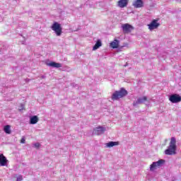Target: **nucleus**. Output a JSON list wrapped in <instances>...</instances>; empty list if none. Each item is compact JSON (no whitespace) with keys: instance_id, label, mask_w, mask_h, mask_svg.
Here are the masks:
<instances>
[{"instance_id":"1","label":"nucleus","mask_w":181,"mask_h":181,"mask_svg":"<svg viewBox=\"0 0 181 181\" xmlns=\"http://www.w3.org/2000/svg\"><path fill=\"white\" fill-rule=\"evenodd\" d=\"M165 155H176V139L172 137L170 142V146L165 151Z\"/></svg>"},{"instance_id":"2","label":"nucleus","mask_w":181,"mask_h":181,"mask_svg":"<svg viewBox=\"0 0 181 181\" xmlns=\"http://www.w3.org/2000/svg\"><path fill=\"white\" fill-rule=\"evenodd\" d=\"M128 94L127 90L121 88L119 90L115 91L112 95V100H119L122 97H125Z\"/></svg>"},{"instance_id":"3","label":"nucleus","mask_w":181,"mask_h":181,"mask_svg":"<svg viewBox=\"0 0 181 181\" xmlns=\"http://www.w3.org/2000/svg\"><path fill=\"white\" fill-rule=\"evenodd\" d=\"M51 29L54 31V33H56L57 36H61L62 35V25L60 23L57 22H54L52 25L51 26Z\"/></svg>"},{"instance_id":"4","label":"nucleus","mask_w":181,"mask_h":181,"mask_svg":"<svg viewBox=\"0 0 181 181\" xmlns=\"http://www.w3.org/2000/svg\"><path fill=\"white\" fill-rule=\"evenodd\" d=\"M169 100L173 104H177V103H180L181 96L177 93H174L170 95Z\"/></svg>"},{"instance_id":"5","label":"nucleus","mask_w":181,"mask_h":181,"mask_svg":"<svg viewBox=\"0 0 181 181\" xmlns=\"http://www.w3.org/2000/svg\"><path fill=\"white\" fill-rule=\"evenodd\" d=\"M165 160H159L158 161L153 162L151 165H150V170L151 172H154L159 168L160 166H162L163 165V163Z\"/></svg>"},{"instance_id":"6","label":"nucleus","mask_w":181,"mask_h":181,"mask_svg":"<svg viewBox=\"0 0 181 181\" xmlns=\"http://www.w3.org/2000/svg\"><path fill=\"white\" fill-rule=\"evenodd\" d=\"M122 29L124 33H130L134 30V26L129 23H125L122 25Z\"/></svg>"},{"instance_id":"7","label":"nucleus","mask_w":181,"mask_h":181,"mask_svg":"<svg viewBox=\"0 0 181 181\" xmlns=\"http://www.w3.org/2000/svg\"><path fill=\"white\" fill-rule=\"evenodd\" d=\"M105 131H107L105 127L99 126L93 129V134L95 135H103Z\"/></svg>"},{"instance_id":"8","label":"nucleus","mask_w":181,"mask_h":181,"mask_svg":"<svg viewBox=\"0 0 181 181\" xmlns=\"http://www.w3.org/2000/svg\"><path fill=\"white\" fill-rule=\"evenodd\" d=\"M159 23L157 20H153L150 24L148 25L149 30H153L159 28Z\"/></svg>"},{"instance_id":"9","label":"nucleus","mask_w":181,"mask_h":181,"mask_svg":"<svg viewBox=\"0 0 181 181\" xmlns=\"http://www.w3.org/2000/svg\"><path fill=\"white\" fill-rule=\"evenodd\" d=\"M148 98L146 96H144L142 98H139L136 101L133 103L134 107H136V105H139V104H144L145 101H147Z\"/></svg>"},{"instance_id":"10","label":"nucleus","mask_w":181,"mask_h":181,"mask_svg":"<svg viewBox=\"0 0 181 181\" xmlns=\"http://www.w3.org/2000/svg\"><path fill=\"white\" fill-rule=\"evenodd\" d=\"M144 1L142 0H134L133 2V6L134 8H144Z\"/></svg>"},{"instance_id":"11","label":"nucleus","mask_w":181,"mask_h":181,"mask_svg":"<svg viewBox=\"0 0 181 181\" xmlns=\"http://www.w3.org/2000/svg\"><path fill=\"white\" fill-rule=\"evenodd\" d=\"M6 163H8L6 157L4 154H0V166H6Z\"/></svg>"},{"instance_id":"12","label":"nucleus","mask_w":181,"mask_h":181,"mask_svg":"<svg viewBox=\"0 0 181 181\" xmlns=\"http://www.w3.org/2000/svg\"><path fill=\"white\" fill-rule=\"evenodd\" d=\"M49 67H54L55 69H60L62 67V64L52 62L47 64Z\"/></svg>"},{"instance_id":"13","label":"nucleus","mask_w":181,"mask_h":181,"mask_svg":"<svg viewBox=\"0 0 181 181\" xmlns=\"http://www.w3.org/2000/svg\"><path fill=\"white\" fill-rule=\"evenodd\" d=\"M39 122V117L37 116L34 115L30 118V124L32 125H35V124H37Z\"/></svg>"},{"instance_id":"14","label":"nucleus","mask_w":181,"mask_h":181,"mask_svg":"<svg viewBox=\"0 0 181 181\" xmlns=\"http://www.w3.org/2000/svg\"><path fill=\"white\" fill-rule=\"evenodd\" d=\"M117 5L119 8H125L128 5V0H119Z\"/></svg>"},{"instance_id":"15","label":"nucleus","mask_w":181,"mask_h":181,"mask_svg":"<svg viewBox=\"0 0 181 181\" xmlns=\"http://www.w3.org/2000/svg\"><path fill=\"white\" fill-rule=\"evenodd\" d=\"M118 46H119V40H115L110 43V47L112 49H118Z\"/></svg>"},{"instance_id":"16","label":"nucleus","mask_w":181,"mask_h":181,"mask_svg":"<svg viewBox=\"0 0 181 181\" xmlns=\"http://www.w3.org/2000/svg\"><path fill=\"white\" fill-rule=\"evenodd\" d=\"M119 145L118 141H110L109 143L106 144L107 148H112V146H117Z\"/></svg>"},{"instance_id":"17","label":"nucleus","mask_w":181,"mask_h":181,"mask_svg":"<svg viewBox=\"0 0 181 181\" xmlns=\"http://www.w3.org/2000/svg\"><path fill=\"white\" fill-rule=\"evenodd\" d=\"M102 45L103 44L101 43V40H98L95 45L93 47V50H97V49H98L99 47H101Z\"/></svg>"},{"instance_id":"18","label":"nucleus","mask_w":181,"mask_h":181,"mask_svg":"<svg viewBox=\"0 0 181 181\" xmlns=\"http://www.w3.org/2000/svg\"><path fill=\"white\" fill-rule=\"evenodd\" d=\"M4 132L6 134H11V126L10 125H6L4 127Z\"/></svg>"},{"instance_id":"19","label":"nucleus","mask_w":181,"mask_h":181,"mask_svg":"<svg viewBox=\"0 0 181 181\" xmlns=\"http://www.w3.org/2000/svg\"><path fill=\"white\" fill-rule=\"evenodd\" d=\"M23 180V177H22V175H18L17 177L16 181H22Z\"/></svg>"},{"instance_id":"20","label":"nucleus","mask_w":181,"mask_h":181,"mask_svg":"<svg viewBox=\"0 0 181 181\" xmlns=\"http://www.w3.org/2000/svg\"><path fill=\"white\" fill-rule=\"evenodd\" d=\"M25 108V105L23 104H21L19 107V111H23V110Z\"/></svg>"},{"instance_id":"21","label":"nucleus","mask_w":181,"mask_h":181,"mask_svg":"<svg viewBox=\"0 0 181 181\" xmlns=\"http://www.w3.org/2000/svg\"><path fill=\"white\" fill-rule=\"evenodd\" d=\"M34 146H35V148H40V144H39V143H35V144H34Z\"/></svg>"},{"instance_id":"22","label":"nucleus","mask_w":181,"mask_h":181,"mask_svg":"<svg viewBox=\"0 0 181 181\" xmlns=\"http://www.w3.org/2000/svg\"><path fill=\"white\" fill-rule=\"evenodd\" d=\"M25 138H22L21 140V144H25Z\"/></svg>"},{"instance_id":"23","label":"nucleus","mask_w":181,"mask_h":181,"mask_svg":"<svg viewBox=\"0 0 181 181\" xmlns=\"http://www.w3.org/2000/svg\"><path fill=\"white\" fill-rule=\"evenodd\" d=\"M28 81H29V79H27Z\"/></svg>"}]
</instances>
